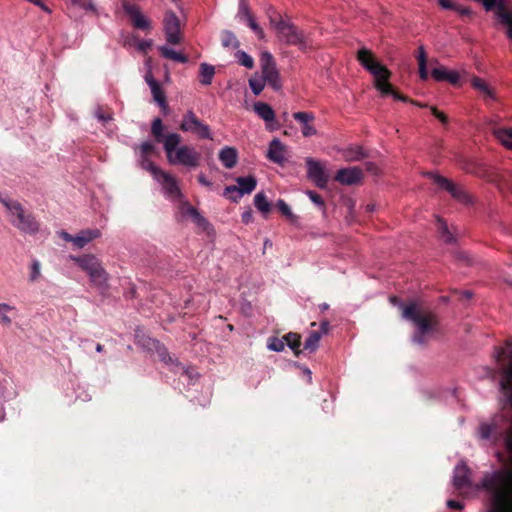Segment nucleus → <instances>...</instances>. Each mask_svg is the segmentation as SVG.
<instances>
[{"instance_id":"58836bf2","label":"nucleus","mask_w":512,"mask_h":512,"mask_svg":"<svg viewBox=\"0 0 512 512\" xmlns=\"http://www.w3.org/2000/svg\"><path fill=\"white\" fill-rule=\"evenodd\" d=\"M153 99L161 107H166V97L159 83L150 87Z\"/></svg>"},{"instance_id":"bb28decb","label":"nucleus","mask_w":512,"mask_h":512,"mask_svg":"<svg viewBox=\"0 0 512 512\" xmlns=\"http://www.w3.org/2000/svg\"><path fill=\"white\" fill-rule=\"evenodd\" d=\"M498 425L493 419L491 423H481L478 429V435L483 440H490L497 433Z\"/></svg>"},{"instance_id":"052dcab7","label":"nucleus","mask_w":512,"mask_h":512,"mask_svg":"<svg viewBox=\"0 0 512 512\" xmlns=\"http://www.w3.org/2000/svg\"><path fill=\"white\" fill-rule=\"evenodd\" d=\"M439 5L443 9H452L455 7V3H453L451 0H438Z\"/></svg>"},{"instance_id":"de8ad7c7","label":"nucleus","mask_w":512,"mask_h":512,"mask_svg":"<svg viewBox=\"0 0 512 512\" xmlns=\"http://www.w3.org/2000/svg\"><path fill=\"white\" fill-rule=\"evenodd\" d=\"M277 208L279 211L286 216L287 218H294V215L289 207V205L282 199H279L276 203Z\"/></svg>"},{"instance_id":"0e129e2a","label":"nucleus","mask_w":512,"mask_h":512,"mask_svg":"<svg viewBox=\"0 0 512 512\" xmlns=\"http://www.w3.org/2000/svg\"><path fill=\"white\" fill-rule=\"evenodd\" d=\"M198 182L201 185L206 186V187H211V185H212V183L202 173L198 175Z\"/></svg>"},{"instance_id":"4c0bfd02","label":"nucleus","mask_w":512,"mask_h":512,"mask_svg":"<svg viewBox=\"0 0 512 512\" xmlns=\"http://www.w3.org/2000/svg\"><path fill=\"white\" fill-rule=\"evenodd\" d=\"M265 84L266 82L262 78V76H259L257 74H255L249 79V86L255 95H259L263 91Z\"/></svg>"},{"instance_id":"774afa93","label":"nucleus","mask_w":512,"mask_h":512,"mask_svg":"<svg viewBox=\"0 0 512 512\" xmlns=\"http://www.w3.org/2000/svg\"><path fill=\"white\" fill-rule=\"evenodd\" d=\"M183 373L186 374L189 378H193L196 374L192 368H183Z\"/></svg>"},{"instance_id":"72a5a7b5","label":"nucleus","mask_w":512,"mask_h":512,"mask_svg":"<svg viewBox=\"0 0 512 512\" xmlns=\"http://www.w3.org/2000/svg\"><path fill=\"white\" fill-rule=\"evenodd\" d=\"M221 44L224 48H238L240 46V42L236 38L235 34L229 30L222 31Z\"/></svg>"},{"instance_id":"a19ab883","label":"nucleus","mask_w":512,"mask_h":512,"mask_svg":"<svg viewBox=\"0 0 512 512\" xmlns=\"http://www.w3.org/2000/svg\"><path fill=\"white\" fill-rule=\"evenodd\" d=\"M236 58L239 62L240 65L248 68V69H252L254 67V60L253 58L248 55L245 51H238L236 53Z\"/></svg>"},{"instance_id":"864d4df0","label":"nucleus","mask_w":512,"mask_h":512,"mask_svg":"<svg viewBox=\"0 0 512 512\" xmlns=\"http://www.w3.org/2000/svg\"><path fill=\"white\" fill-rule=\"evenodd\" d=\"M451 10H455L458 14H460L461 16H467V17H470L472 15V11L470 8L468 7H463V6H459V5H456L455 4V7L452 8Z\"/></svg>"},{"instance_id":"2eb2a0df","label":"nucleus","mask_w":512,"mask_h":512,"mask_svg":"<svg viewBox=\"0 0 512 512\" xmlns=\"http://www.w3.org/2000/svg\"><path fill=\"white\" fill-rule=\"evenodd\" d=\"M307 175L319 188H325L328 183V175L319 161L313 158L306 159Z\"/></svg>"},{"instance_id":"b1692460","label":"nucleus","mask_w":512,"mask_h":512,"mask_svg":"<svg viewBox=\"0 0 512 512\" xmlns=\"http://www.w3.org/2000/svg\"><path fill=\"white\" fill-rule=\"evenodd\" d=\"M342 155L347 162L361 161L366 158L368 154L361 146H349L342 151Z\"/></svg>"},{"instance_id":"338daca9","label":"nucleus","mask_w":512,"mask_h":512,"mask_svg":"<svg viewBox=\"0 0 512 512\" xmlns=\"http://www.w3.org/2000/svg\"><path fill=\"white\" fill-rule=\"evenodd\" d=\"M365 166H366V170L371 172V173H377V171H378L377 166L374 163H372V162H367L365 164Z\"/></svg>"},{"instance_id":"dca6fc26","label":"nucleus","mask_w":512,"mask_h":512,"mask_svg":"<svg viewBox=\"0 0 512 512\" xmlns=\"http://www.w3.org/2000/svg\"><path fill=\"white\" fill-rule=\"evenodd\" d=\"M266 157L271 162L282 166L287 161V147L278 138H274L269 143Z\"/></svg>"},{"instance_id":"a878e982","label":"nucleus","mask_w":512,"mask_h":512,"mask_svg":"<svg viewBox=\"0 0 512 512\" xmlns=\"http://www.w3.org/2000/svg\"><path fill=\"white\" fill-rule=\"evenodd\" d=\"M158 50L163 58L173 60L179 63H186L188 61V57L182 54L181 52H177L168 46H159Z\"/></svg>"},{"instance_id":"c85d7f7f","label":"nucleus","mask_w":512,"mask_h":512,"mask_svg":"<svg viewBox=\"0 0 512 512\" xmlns=\"http://www.w3.org/2000/svg\"><path fill=\"white\" fill-rule=\"evenodd\" d=\"M199 74L201 84L210 85L215 75V68L210 64L201 63L199 68Z\"/></svg>"},{"instance_id":"c03bdc74","label":"nucleus","mask_w":512,"mask_h":512,"mask_svg":"<svg viewBox=\"0 0 512 512\" xmlns=\"http://www.w3.org/2000/svg\"><path fill=\"white\" fill-rule=\"evenodd\" d=\"M306 194L317 207H319L322 210H325V202L318 193L312 190H308L306 191Z\"/></svg>"},{"instance_id":"393cba45","label":"nucleus","mask_w":512,"mask_h":512,"mask_svg":"<svg viewBox=\"0 0 512 512\" xmlns=\"http://www.w3.org/2000/svg\"><path fill=\"white\" fill-rule=\"evenodd\" d=\"M254 111L261 119H263L266 122H271L275 119L274 110L267 103H264V102L255 103Z\"/></svg>"},{"instance_id":"6ab92c4d","label":"nucleus","mask_w":512,"mask_h":512,"mask_svg":"<svg viewBox=\"0 0 512 512\" xmlns=\"http://www.w3.org/2000/svg\"><path fill=\"white\" fill-rule=\"evenodd\" d=\"M293 118L301 124V132L304 137H310L317 133L316 128L312 125V121L315 119L312 113L295 112Z\"/></svg>"},{"instance_id":"c756f323","label":"nucleus","mask_w":512,"mask_h":512,"mask_svg":"<svg viewBox=\"0 0 512 512\" xmlns=\"http://www.w3.org/2000/svg\"><path fill=\"white\" fill-rule=\"evenodd\" d=\"M437 229L440 235V238L443 242L447 244H452L455 242V237L453 233L449 230L448 225L441 218H437Z\"/></svg>"},{"instance_id":"f257e3e1","label":"nucleus","mask_w":512,"mask_h":512,"mask_svg":"<svg viewBox=\"0 0 512 512\" xmlns=\"http://www.w3.org/2000/svg\"><path fill=\"white\" fill-rule=\"evenodd\" d=\"M389 301L392 305L402 310V317L411 321L415 326V331L411 337V341L416 345H424L428 341L429 335L437 331L438 318L437 315L428 310H422L414 302L405 305L397 296H391Z\"/></svg>"},{"instance_id":"412c9836","label":"nucleus","mask_w":512,"mask_h":512,"mask_svg":"<svg viewBox=\"0 0 512 512\" xmlns=\"http://www.w3.org/2000/svg\"><path fill=\"white\" fill-rule=\"evenodd\" d=\"M99 237H101V231L97 228L81 230L74 237V246L78 249H81L85 247L88 243Z\"/></svg>"},{"instance_id":"37998d69","label":"nucleus","mask_w":512,"mask_h":512,"mask_svg":"<svg viewBox=\"0 0 512 512\" xmlns=\"http://www.w3.org/2000/svg\"><path fill=\"white\" fill-rule=\"evenodd\" d=\"M135 150L139 149V155L150 156L155 151V146L150 141L143 142L141 145L136 146Z\"/></svg>"},{"instance_id":"ddd939ff","label":"nucleus","mask_w":512,"mask_h":512,"mask_svg":"<svg viewBox=\"0 0 512 512\" xmlns=\"http://www.w3.org/2000/svg\"><path fill=\"white\" fill-rule=\"evenodd\" d=\"M154 179L162 186L163 192L166 197L177 200L182 197L178 182L175 176L168 172L161 171Z\"/></svg>"},{"instance_id":"5fc2aeb1","label":"nucleus","mask_w":512,"mask_h":512,"mask_svg":"<svg viewBox=\"0 0 512 512\" xmlns=\"http://www.w3.org/2000/svg\"><path fill=\"white\" fill-rule=\"evenodd\" d=\"M431 112L443 124H446L448 122L447 116L443 112L438 111L437 108L431 107Z\"/></svg>"},{"instance_id":"f8f14e48","label":"nucleus","mask_w":512,"mask_h":512,"mask_svg":"<svg viewBox=\"0 0 512 512\" xmlns=\"http://www.w3.org/2000/svg\"><path fill=\"white\" fill-rule=\"evenodd\" d=\"M164 31L169 44L177 45L182 41L180 21L173 11H167L164 16Z\"/></svg>"},{"instance_id":"e433bc0d","label":"nucleus","mask_w":512,"mask_h":512,"mask_svg":"<svg viewBox=\"0 0 512 512\" xmlns=\"http://www.w3.org/2000/svg\"><path fill=\"white\" fill-rule=\"evenodd\" d=\"M138 162H139V165L141 166L142 169L146 170V171H149L153 178L156 177L158 175V172H161L162 169H160L159 167H157L150 159H149V156H146V155H139V159H138Z\"/></svg>"},{"instance_id":"c9c22d12","label":"nucleus","mask_w":512,"mask_h":512,"mask_svg":"<svg viewBox=\"0 0 512 512\" xmlns=\"http://www.w3.org/2000/svg\"><path fill=\"white\" fill-rule=\"evenodd\" d=\"M255 207L263 214H267L271 210V204L264 193L259 192L254 197Z\"/></svg>"},{"instance_id":"6e6d98bb","label":"nucleus","mask_w":512,"mask_h":512,"mask_svg":"<svg viewBox=\"0 0 512 512\" xmlns=\"http://www.w3.org/2000/svg\"><path fill=\"white\" fill-rule=\"evenodd\" d=\"M158 354L161 357V360L165 363L173 362L172 357L168 354L165 348L159 349Z\"/></svg>"},{"instance_id":"ea45409f","label":"nucleus","mask_w":512,"mask_h":512,"mask_svg":"<svg viewBox=\"0 0 512 512\" xmlns=\"http://www.w3.org/2000/svg\"><path fill=\"white\" fill-rule=\"evenodd\" d=\"M15 310V307L6 303H0V320L5 326H10L12 319L7 315L8 312Z\"/></svg>"},{"instance_id":"79ce46f5","label":"nucleus","mask_w":512,"mask_h":512,"mask_svg":"<svg viewBox=\"0 0 512 512\" xmlns=\"http://www.w3.org/2000/svg\"><path fill=\"white\" fill-rule=\"evenodd\" d=\"M267 347L271 351L281 352L284 350L285 342L284 340L272 337L269 339Z\"/></svg>"},{"instance_id":"603ef678","label":"nucleus","mask_w":512,"mask_h":512,"mask_svg":"<svg viewBox=\"0 0 512 512\" xmlns=\"http://www.w3.org/2000/svg\"><path fill=\"white\" fill-rule=\"evenodd\" d=\"M95 117L102 123H107L112 120V115L110 113L104 112L101 108H98L95 111Z\"/></svg>"},{"instance_id":"7c9ffc66","label":"nucleus","mask_w":512,"mask_h":512,"mask_svg":"<svg viewBox=\"0 0 512 512\" xmlns=\"http://www.w3.org/2000/svg\"><path fill=\"white\" fill-rule=\"evenodd\" d=\"M163 131H164V125H163L162 120L160 118H155L151 125V133L154 136L156 142L162 143L164 145V143L168 137V134L164 135Z\"/></svg>"},{"instance_id":"680f3d73","label":"nucleus","mask_w":512,"mask_h":512,"mask_svg":"<svg viewBox=\"0 0 512 512\" xmlns=\"http://www.w3.org/2000/svg\"><path fill=\"white\" fill-rule=\"evenodd\" d=\"M59 236L66 242H72L74 244V237L73 235L69 234L66 231H60Z\"/></svg>"},{"instance_id":"f704fd0d","label":"nucleus","mask_w":512,"mask_h":512,"mask_svg":"<svg viewBox=\"0 0 512 512\" xmlns=\"http://www.w3.org/2000/svg\"><path fill=\"white\" fill-rule=\"evenodd\" d=\"M494 135L502 145L512 149V129H495Z\"/></svg>"},{"instance_id":"3c124183","label":"nucleus","mask_w":512,"mask_h":512,"mask_svg":"<svg viewBox=\"0 0 512 512\" xmlns=\"http://www.w3.org/2000/svg\"><path fill=\"white\" fill-rule=\"evenodd\" d=\"M72 4L77 5L85 10L95 11V7L91 0H70Z\"/></svg>"},{"instance_id":"0eeeda50","label":"nucleus","mask_w":512,"mask_h":512,"mask_svg":"<svg viewBox=\"0 0 512 512\" xmlns=\"http://www.w3.org/2000/svg\"><path fill=\"white\" fill-rule=\"evenodd\" d=\"M494 357L501 365L500 389L505 393L512 406V343L508 341L505 348H497Z\"/></svg>"},{"instance_id":"423d86ee","label":"nucleus","mask_w":512,"mask_h":512,"mask_svg":"<svg viewBox=\"0 0 512 512\" xmlns=\"http://www.w3.org/2000/svg\"><path fill=\"white\" fill-rule=\"evenodd\" d=\"M83 271H85L92 283V285L100 291L105 293L109 289V275L103 268L101 261L93 254H85L82 256H70Z\"/></svg>"},{"instance_id":"bf43d9fd","label":"nucleus","mask_w":512,"mask_h":512,"mask_svg":"<svg viewBox=\"0 0 512 512\" xmlns=\"http://www.w3.org/2000/svg\"><path fill=\"white\" fill-rule=\"evenodd\" d=\"M447 506L451 509H457V510H462L464 507L463 503L456 501V500H448Z\"/></svg>"},{"instance_id":"a211bd4d","label":"nucleus","mask_w":512,"mask_h":512,"mask_svg":"<svg viewBox=\"0 0 512 512\" xmlns=\"http://www.w3.org/2000/svg\"><path fill=\"white\" fill-rule=\"evenodd\" d=\"M363 178V172L359 167L342 168L337 171L335 180L342 185H354Z\"/></svg>"},{"instance_id":"a18cd8bd","label":"nucleus","mask_w":512,"mask_h":512,"mask_svg":"<svg viewBox=\"0 0 512 512\" xmlns=\"http://www.w3.org/2000/svg\"><path fill=\"white\" fill-rule=\"evenodd\" d=\"M245 22L252 29V31L257 35V37L259 39L263 40L265 38V33H264L263 29L258 25V23L255 21L254 17L249 18Z\"/></svg>"},{"instance_id":"aec40b11","label":"nucleus","mask_w":512,"mask_h":512,"mask_svg":"<svg viewBox=\"0 0 512 512\" xmlns=\"http://www.w3.org/2000/svg\"><path fill=\"white\" fill-rule=\"evenodd\" d=\"M431 75L436 81H447L453 85H456L460 79L457 71L447 70L444 66L433 68Z\"/></svg>"},{"instance_id":"f03ea898","label":"nucleus","mask_w":512,"mask_h":512,"mask_svg":"<svg viewBox=\"0 0 512 512\" xmlns=\"http://www.w3.org/2000/svg\"><path fill=\"white\" fill-rule=\"evenodd\" d=\"M356 57L362 67L373 75L375 88L382 96L391 95L397 100L407 101L405 96L400 95L393 89L389 83L391 72L377 61L371 50L365 47L360 48Z\"/></svg>"},{"instance_id":"09e8293b","label":"nucleus","mask_w":512,"mask_h":512,"mask_svg":"<svg viewBox=\"0 0 512 512\" xmlns=\"http://www.w3.org/2000/svg\"><path fill=\"white\" fill-rule=\"evenodd\" d=\"M135 46L143 53H146L152 46V40H138L134 38Z\"/></svg>"},{"instance_id":"473e14b6","label":"nucleus","mask_w":512,"mask_h":512,"mask_svg":"<svg viewBox=\"0 0 512 512\" xmlns=\"http://www.w3.org/2000/svg\"><path fill=\"white\" fill-rule=\"evenodd\" d=\"M285 343L293 350L296 356L301 353L299 349L301 346V336L297 333H288L284 336Z\"/></svg>"},{"instance_id":"6e6552de","label":"nucleus","mask_w":512,"mask_h":512,"mask_svg":"<svg viewBox=\"0 0 512 512\" xmlns=\"http://www.w3.org/2000/svg\"><path fill=\"white\" fill-rule=\"evenodd\" d=\"M261 76L266 84L273 90L279 91L282 88L280 73L277 69L276 61L273 55L268 52H262L260 55Z\"/></svg>"},{"instance_id":"7ed1b4c3","label":"nucleus","mask_w":512,"mask_h":512,"mask_svg":"<svg viewBox=\"0 0 512 512\" xmlns=\"http://www.w3.org/2000/svg\"><path fill=\"white\" fill-rule=\"evenodd\" d=\"M182 137L178 133H168L164 143L167 161L171 165H181L195 169L200 165L201 154L192 146L180 145Z\"/></svg>"},{"instance_id":"13d9d810","label":"nucleus","mask_w":512,"mask_h":512,"mask_svg":"<svg viewBox=\"0 0 512 512\" xmlns=\"http://www.w3.org/2000/svg\"><path fill=\"white\" fill-rule=\"evenodd\" d=\"M419 65V75L422 80L428 79V71H427V63L426 64H418Z\"/></svg>"},{"instance_id":"5701e85b","label":"nucleus","mask_w":512,"mask_h":512,"mask_svg":"<svg viewBox=\"0 0 512 512\" xmlns=\"http://www.w3.org/2000/svg\"><path fill=\"white\" fill-rule=\"evenodd\" d=\"M472 87L482 94L485 100H495L494 90L481 78L473 77L471 80Z\"/></svg>"},{"instance_id":"49530a36","label":"nucleus","mask_w":512,"mask_h":512,"mask_svg":"<svg viewBox=\"0 0 512 512\" xmlns=\"http://www.w3.org/2000/svg\"><path fill=\"white\" fill-rule=\"evenodd\" d=\"M237 15L241 20H244V21H247L249 18L253 17V15L250 13V9H249L247 3L244 0H242L240 2Z\"/></svg>"},{"instance_id":"4d7b16f0","label":"nucleus","mask_w":512,"mask_h":512,"mask_svg":"<svg viewBox=\"0 0 512 512\" xmlns=\"http://www.w3.org/2000/svg\"><path fill=\"white\" fill-rule=\"evenodd\" d=\"M417 59H418V64H426L427 63L426 52H425V49L423 46L419 47V53H418Z\"/></svg>"},{"instance_id":"4be33fe9","label":"nucleus","mask_w":512,"mask_h":512,"mask_svg":"<svg viewBox=\"0 0 512 512\" xmlns=\"http://www.w3.org/2000/svg\"><path fill=\"white\" fill-rule=\"evenodd\" d=\"M238 159L237 150L233 147L226 146L219 152V160L223 166L227 169L233 168Z\"/></svg>"},{"instance_id":"69168bd1","label":"nucleus","mask_w":512,"mask_h":512,"mask_svg":"<svg viewBox=\"0 0 512 512\" xmlns=\"http://www.w3.org/2000/svg\"><path fill=\"white\" fill-rule=\"evenodd\" d=\"M145 81L147 82V84L149 85V87H151L152 85L154 84H157L159 83L157 80H155V78L153 77L152 73L149 72L145 75Z\"/></svg>"},{"instance_id":"39448f33","label":"nucleus","mask_w":512,"mask_h":512,"mask_svg":"<svg viewBox=\"0 0 512 512\" xmlns=\"http://www.w3.org/2000/svg\"><path fill=\"white\" fill-rule=\"evenodd\" d=\"M268 19L282 42L297 46L301 50H305L309 46L304 33L293 23L285 21L273 8L268 10Z\"/></svg>"},{"instance_id":"cd10ccee","label":"nucleus","mask_w":512,"mask_h":512,"mask_svg":"<svg viewBox=\"0 0 512 512\" xmlns=\"http://www.w3.org/2000/svg\"><path fill=\"white\" fill-rule=\"evenodd\" d=\"M181 212L183 215L190 216L193 219V221L199 226H204L207 223L206 219L200 215L197 209L188 204L187 202L182 204Z\"/></svg>"},{"instance_id":"1a4fd4ad","label":"nucleus","mask_w":512,"mask_h":512,"mask_svg":"<svg viewBox=\"0 0 512 512\" xmlns=\"http://www.w3.org/2000/svg\"><path fill=\"white\" fill-rule=\"evenodd\" d=\"M180 130L192 133L201 139H212L210 127L203 123L192 110L183 115Z\"/></svg>"},{"instance_id":"9d476101","label":"nucleus","mask_w":512,"mask_h":512,"mask_svg":"<svg viewBox=\"0 0 512 512\" xmlns=\"http://www.w3.org/2000/svg\"><path fill=\"white\" fill-rule=\"evenodd\" d=\"M237 186H227L224 194L229 196L231 200L237 201L245 194H250L257 185V180L254 176L238 177L236 178Z\"/></svg>"},{"instance_id":"9b49d317","label":"nucleus","mask_w":512,"mask_h":512,"mask_svg":"<svg viewBox=\"0 0 512 512\" xmlns=\"http://www.w3.org/2000/svg\"><path fill=\"white\" fill-rule=\"evenodd\" d=\"M428 176L437 184L441 189L449 192L451 196L459 202L468 203L470 201L466 191L459 185L453 183L449 179L434 173H428Z\"/></svg>"},{"instance_id":"2f4dec72","label":"nucleus","mask_w":512,"mask_h":512,"mask_svg":"<svg viewBox=\"0 0 512 512\" xmlns=\"http://www.w3.org/2000/svg\"><path fill=\"white\" fill-rule=\"evenodd\" d=\"M321 339V333L312 331L304 342L303 350L313 353L317 350Z\"/></svg>"},{"instance_id":"8fccbe9b","label":"nucleus","mask_w":512,"mask_h":512,"mask_svg":"<svg viewBox=\"0 0 512 512\" xmlns=\"http://www.w3.org/2000/svg\"><path fill=\"white\" fill-rule=\"evenodd\" d=\"M40 276V263L34 260L31 264L30 281H36Z\"/></svg>"},{"instance_id":"4468645a","label":"nucleus","mask_w":512,"mask_h":512,"mask_svg":"<svg viewBox=\"0 0 512 512\" xmlns=\"http://www.w3.org/2000/svg\"><path fill=\"white\" fill-rule=\"evenodd\" d=\"M123 10L129 16L132 25L139 30L148 31L151 29V21L142 14L140 8L128 1L123 2Z\"/></svg>"},{"instance_id":"f3484780","label":"nucleus","mask_w":512,"mask_h":512,"mask_svg":"<svg viewBox=\"0 0 512 512\" xmlns=\"http://www.w3.org/2000/svg\"><path fill=\"white\" fill-rule=\"evenodd\" d=\"M470 470L465 463H459L454 469L453 485L456 490L463 493L471 487Z\"/></svg>"},{"instance_id":"20e7f679","label":"nucleus","mask_w":512,"mask_h":512,"mask_svg":"<svg viewBox=\"0 0 512 512\" xmlns=\"http://www.w3.org/2000/svg\"><path fill=\"white\" fill-rule=\"evenodd\" d=\"M0 202L6 209L8 221L20 232L33 235L39 231V222L19 201L0 195Z\"/></svg>"},{"instance_id":"e2e57ef3","label":"nucleus","mask_w":512,"mask_h":512,"mask_svg":"<svg viewBox=\"0 0 512 512\" xmlns=\"http://www.w3.org/2000/svg\"><path fill=\"white\" fill-rule=\"evenodd\" d=\"M329 328H330L329 321L324 320V321L321 322V324H320V331H318V332L321 333V336H322V335L328 333Z\"/></svg>"}]
</instances>
